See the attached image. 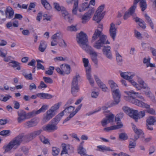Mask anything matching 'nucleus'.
<instances>
[{
  "label": "nucleus",
  "instance_id": "c756f323",
  "mask_svg": "<svg viewBox=\"0 0 156 156\" xmlns=\"http://www.w3.org/2000/svg\"><path fill=\"white\" fill-rule=\"evenodd\" d=\"M108 84L110 86L112 91L115 90L118 87V86L117 84L115 83L113 80H109L108 81Z\"/></svg>",
  "mask_w": 156,
  "mask_h": 156
},
{
  "label": "nucleus",
  "instance_id": "e433bc0d",
  "mask_svg": "<svg viewBox=\"0 0 156 156\" xmlns=\"http://www.w3.org/2000/svg\"><path fill=\"white\" fill-rule=\"evenodd\" d=\"M62 36L61 33L59 32L56 33L52 35L51 37V39H55L57 40L62 39Z\"/></svg>",
  "mask_w": 156,
  "mask_h": 156
},
{
  "label": "nucleus",
  "instance_id": "f03ea898",
  "mask_svg": "<svg viewBox=\"0 0 156 156\" xmlns=\"http://www.w3.org/2000/svg\"><path fill=\"white\" fill-rule=\"evenodd\" d=\"M76 40L80 46L84 50H87L90 46L88 42L87 34L81 31L77 35Z\"/></svg>",
  "mask_w": 156,
  "mask_h": 156
},
{
  "label": "nucleus",
  "instance_id": "4c0bfd02",
  "mask_svg": "<svg viewBox=\"0 0 156 156\" xmlns=\"http://www.w3.org/2000/svg\"><path fill=\"white\" fill-rule=\"evenodd\" d=\"M91 17L88 16L87 14L85 13L82 16V23H85L87 22L91 18Z\"/></svg>",
  "mask_w": 156,
  "mask_h": 156
},
{
  "label": "nucleus",
  "instance_id": "39448f33",
  "mask_svg": "<svg viewBox=\"0 0 156 156\" xmlns=\"http://www.w3.org/2000/svg\"><path fill=\"white\" fill-rule=\"evenodd\" d=\"M23 134H20L9 142L14 149H17L20 145L23 140Z\"/></svg>",
  "mask_w": 156,
  "mask_h": 156
},
{
  "label": "nucleus",
  "instance_id": "79ce46f5",
  "mask_svg": "<svg viewBox=\"0 0 156 156\" xmlns=\"http://www.w3.org/2000/svg\"><path fill=\"white\" fill-rule=\"evenodd\" d=\"M85 51H89V52L90 55H92V56L97 57L98 56V55L97 52L95 51L90 46L87 50Z\"/></svg>",
  "mask_w": 156,
  "mask_h": 156
},
{
  "label": "nucleus",
  "instance_id": "a18cd8bd",
  "mask_svg": "<svg viewBox=\"0 0 156 156\" xmlns=\"http://www.w3.org/2000/svg\"><path fill=\"white\" fill-rule=\"evenodd\" d=\"M119 137L120 139L123 140H127L128 139V136L125 133H121L119 135Z\"/></svg>",
  "mask_w": 156,
  "mask_h": 156
},
{
  "label": "nucleus",
  "instance_id": "3c124183",
  "mask_svg": "<svg viewBox=\"0 0 156 156\" xmlns=\"http://www.w3.org/2000/svg\"><path fill=\"white\" fill-rule=\"evenodd\" d=\"M102 89L103 91L104 92H106L107 91L108 89L106 85L104 84L103 83H101L100 84L98 85Z\"/></svg>",
  "mask_w": 156,
  "mask_h": 156
},
{
  "label": "nucleus",
  "instance_id": "dca6fc26",
  "mask_svg": "<svg viewBox=\"0 0 156 156\" xmlns=\"http://www.w3.org/2000/svg\"><path fill=\"white\" fill-rule=\"evenodd\" d=\"M132 102L136 105L143 108H149L150 107V105L141 101L135 98L132 99Z\"/></svg>",
  "mask_w": 156,
  "mask_h": 156
},
{
  "label": "nucleus",
  "instance_id": "bb28decb",
  "mask_svg": "<svg viewBox=\"0 0 156 156\" xmlns=\"http://www.w3.org/2000/svg\"><path fill=\"white\" fill-rule=\"evenodd\" d=\"M136 146V142L134 141H132L130 140L128 145V148L129 151L131 152H134V150L133 149L135 148Z\"/></svg>",
  "mask_w": 156,
  "mask_h": 156
},
{
  "label": "nucleus",
  "instance_id": "20e7f679",
  "mask_svg": "<svg viewBox=\"0 0 156 156\" xmlns=\"http://www.w3.org/2000/svg\"><path fill=\"white\" fill-rule=\"evenodd\" d=\"M105 7L104 4L100 5L98 8L93 17V20L97 23H99L103 18L105 12H102Z\"/></svg>",
  "mask_w": 156,
  "mask_h": 156
},
{
  "label": "nucleus",
  "instance_id": "4468645a",
  "mask_svg": "<svg viewBox=\"0 0 156 156\" xmlns=\"http://www.w3.org/2000/svg\"><path fill=\"white\" fill-rule=\"evenodd\" d=\"M114 116V115L112 114H110L106 116L101 121L102 126H104L108 123L112 122L113 121Z\"/></svg>",
  "mask_w": 156,
  "mask_h": 156
},
{
  "label": "nucleus",
  "instance_id": "9b49d317",
  "mask_svg": "<svg viewBox=\"0 0 156 156\" xmlns=\"http://www.w3.org/2000/svg\"><path fill=\"white\" fill-rule=\"evenodd\" d=\"M62 16L66 21L71 23L73 20V18L66 10L65 8H62L61 11Z\"/></svg>",
  "mask_w": 156,
  "mask_h": 156
},
{
  "label": "nucleus",
  "instance_id": "6ab92c4d",
  "mask_svg": "<svg viewBox=\"0 0 156 156\" xmlns=\"http://www.w3.org/2000/svg\"><path fill=\"white\" fill-rule=\"evenodd\" d=\"M122 109L124 112L127 114H128L131 117L133 118L134 113L135 112L136 113L137 111L136 110H134L132 109H131L128 107H123L122 108Z\"/></svg>",
  "mask_w": 156,
  "mask_h": 156
},
{
  "label": "nucleus",
  "instance_id": "1a4fd4ad",
  "mask_svg": "<svg viewBox=\"0 0 156 156\" xmlns=\"http://www.w3.org/2000/svg\"><path fill=\"white\" fill-rule=\"evenodd\" d=\"M113 98L114 99V102L112 104L117 105L120 101L121 94L119 89H115V90L112 91Z\"/></svg>",
  "mask_w": 156,
  "mask_h": 156
},
{
  "label": "nucleus",
  "instance_id": "9d476101",
  "mask_svg": "<svg viewBox=\"0 0 156 156\" xmlns=\"http://www.w3.org/2000/svg\"><path fill=\"white\" fill-rule=\"evenodd\" d=\"M117 27H115V24L112 23L110 25L109 32L110 36L114 40L116 35Z\"/></svg>",
  "mask_w": 156,
  "mask_h": 156
},
{
  "label": "nucleus",
  "instance_id": "412c9836",
  "mask_svg": "<svg viewBox=\"0 0 156 156\" xmlns=\"http://www.w3.org/2000/svg\"><path fill=\"white\" fill-rule=\"evenodd\" d=\"M128 94L132 99L136 97H138L141 99H143L144 101H145V100L142 96L140 95L138 93L136 92L133 90H130L128 92Z\"/></svg>",
  "mask_w": 156,
  "mask_h": 156
},
{
  "label": "nucleus",
  "instance_id": "2f4dec72",
  "mask_svg": "<svg viewBox=\"0 0 156 156\" xmlns=\"http://www.w3.org/2000/svg\"><path fill=\"white\" fill-rule=\"evenodd\" d=\"M144 16L146 22L149 24L151 28L153 29L154 28V24L151 18L146 13L144 14Z\"/></svg>",
  "mask_w": 156,
  "mask_h": 156
},
{
  "label": "nucleus",
  "instance_id": "393cba45",
  "mask_svg": "<svg viewBox=\"0 0 156 156\" xmlns=\"http://www.w3.org/2000/svg\"><path fill=\"white\" fill-rule=\"evenodd\" d=\"M37 96L42 99H49L52 98V96L51 94L44 93H38Z\"/></svg>",
  "mask_w": 156,
  "mask_h": 156
},
{
  "label": "nucleus",
  "instance_id": "a878e982",
  "mask_svg": "<svg viewBox=\"0 0 156 156\" xmlns=\"http://www.w3.org/2000/svg\"><path fill=\"white\" fill-rule=\"evenodd\" d=\"M8 64L9 66L14 68L17 67L16 69L18 70H19L21 69L20 67V64L16 61H12L9 62Z\"/></svg>",
  "mask_w": 156,
  "mask_h": 156
},
{
  "label": "nucleus",
  "instance_id": "aec40b11",
  "mask_svg": "<svg viewBox=\"0 0 156 156\" xmlns=\"http://www.w3.org/2000/svg\"><path fill=\"white\" fill-rule=\"evenodd\" d=\"M62 69V72L63 73V75L65 74H69L70 72V67L69 65L68 64H62L60 66Z\"/></svg>",
  "mask_w": 156,
  "mask_h": 156
},
{
  "label": "nucleus",
  "instance_id": "2eb2a0df",
  "mask_svg": "<svg viewBox=\"0 0 156 156\" xmlns=\"http://www.w3.org/2000/svg\"><path fill=\"white\" fill-rule=\"evenodd\" d=\"M58 129L57 126H55L51 122L48 124L46 125V126L43 127V129L44 130L50 132L53 131Z\"/></svg>",
  "mask_w": 156,
  "mask_h": 156
},
{
  "label": "nucleus",
  "instance_id": "49530a36",
  "mask_svg": "<svg viewBox=\"0 0 156 156\" xmlns=\"http://www.w3.org/2000/svg\"><path fill=\"white\" fill-rule=\"evenodd\" d=\"M52 118L50 116L48 113H47V112H46V114H44V115L43 121L44 122H48Z\"/></svg>",
  "mask_w": 156,
  "mask_h": 156
},
{
  "label": "nucleus",
  "instance_id": "680f3d73",
  "mask_svg": "<svg viewBox=\"0 0 156 156\" xmlns=\"http://www.w3.org/2000/svg\"><path fill=\"white\" fill-rule=\"evenodd\" d=\"M9 130H4L0 132V135L2 136H7L10 133Z\"/></svg>",
  "mask_w": 156,
  "mask_h": 156
},
{
  "label": "nucleus",
  "instance_id": "864d4df0",
  "mask_svg": "<svg viewBox=\"0 0 156 156\" xmlns=\"http://www.w3.org/2000/svg\"><path fill=\"white\" fill-rule=\"evenodd\" d=\"M54 69V67L53 66H50L49 68V69L46 71L45 73L49 75H51L53 73V71Z\"/></svg>",
  "mask_w": 156,
  "mask_h": 156
},
{
  "label": "nucleus",
  "instance_id": "b1692460",
  "mask_svg": "<svg viewBox=\"0 0 156 156\" xmlns=\"http://www.w3.org/2000/svg\"><path fill=\"white\" fill-rule=\"evenodd\" d=\"M47 47V44L45 41L42 40L40 41L38 48V50L41 52H43Z\"/></svg>",
  "mask_w": 156,
  "mask_h": 156
},
{
  "label": "nucleus",
  "instance_id": "c9c22d12",
  "mask_svg": "<svg viewBox=\"0 0 156 156\" xmlns=\"http://www.w3.org/2000/svg\"><path fill=\"white\" fill-rule=\"evenodd\" d=\"M140 5L142 11H144L147 8L146 2L145 0H141L140 2Z\"/></svg>",
  "mask_w": 156,
  "mask_h": 156
},
{
  "label": "nucleus",
  "instance_id": "f3484780",
  "mask_svg": "<svg viewBox=\"0 0 156 156\" xmlns=\"http://www.w3.org/2000/svg\"><path fill=\"white\" fill-rule=\"evenodd\" d=\"M5 13L6 17L9 19L12 18L14 13L13 10L10 6H8L6 8Z\"/></svg>",
  "mask_w": 156,
  "mask_h": 156
},
{
  "label": "nucleus",
  "instance_id": "09e8293b",
  "mask_svg": "<svg viewBox=\"0 0 156 156\" xmlns=\"http://www.w3.org/2000/svg\"><path fill=\"white\" fill-rule=\"evenodd\" d=\"M91 69L90 67H88L86 69V74L87 78H89L91 77Z\"/></svg>",
  "mask_w": 156,
  "mask_h": 156
},
{
  "label": "nucleus",
  "instance_id": "8fccbe9b",
  "mask_svg": "<svg viewBox=\"0 0 156 156\" xmlns=\"http://www.w3.org/2000/svg\"><path fill=\"white\" fill-rule=\"evenodd\" d=\"M136 6L137 5L136 4L135 5V4L133 3V5L130 7L129 12L131 15H132L134 13L135 10L136 8Z\"/></svg>",
  "mask_w": 156,
  "mask_h": 156
},
{
  "label": "nucleus",
  "instance_id": "37998d69",
  "mask_svg": "<svg viewBox=\"0 0 156 156\" xmlns=\"http://www.w3.org/2000/svg\"><path fill=\"white\" fill-rule=\"evenodd\" d=\"M42 129H40L37 131H34L30 133L34 138L37 136L39 135L42 132Z\"/></svg>",
  "mask_w": 156,
  "mask_h": 156
},
{
  "label": "nucleus",
  "instance_id": "774afa93",
  "mask_svg": "<svg viewBox=\"0 0 156 156\" xmlns=\"http://www.w3.org/2000/svg\"><path fill=\"white\" fill-rule=\"evenodd\" d=\"M139 25L140 27L143 29H145L146 28L145 23L143 20H141V21L139 23Z\"/></svg>",
  "mask_w": 156,
  "mask_h": 156
},
{
  "label": "nucleus",
  "instance_id": "72a5a7b5",
  "mask_svg": "<svg viewBox=\"0 0 156 156\" xmlns=\"http://www.w3.org/2000/svg\"><path fill=\"white\" fill-rule=\"evenodd\" d=\"M42 5L46 9L50 10L51 9V7L47 0H41Z\"/></svg>",
  "mask_w": 156,
  "mask_h": 156
},
{
  "label": "nucleus",
  "instance_id": "6e6d98bb",
  "mask_svg": "<svg viewBox=\"0 0 156 156\" xmlns=\"http://www.w3.org/2000/svg\"><path fill=\"white\" fill-rule=\"evenodd\" d=\"M67 30L68 31H75L77 30L76 26L71 25L67 27Z\"/></svg>",
  "mask_w": 156,
  "mask_h": 156
},
{
  "label": "nucleus",
  "instance_id": "a211bd4d",
  "mask_svg": "<svg viewBox=\"0 0 156 156\" xmlns=\"http://www.w3.org/2000/svg\"><path fill=\"white\" fill-rule=\"evenodd\" d=\"M120 75L121 76L125 79L130 80L135 76V74L133 73L129 72L122 73H121Z\"/></svg>",
  "mask_w": 156,
  "mask_h": 156
},
{
  "label": "nucleus",
  "instance_id": "6e6552de",
  "mask_svg": "<svg viewBox=\"0 0 156 156\" xmlns=\"http://www.w3.org/2000/svg\"><path fill=\"white\" fill-rule=\"evenodd\" d=\"M39 119L37 118H34L30 121H28L24 124V126L29 128L36 126L39 122Z\"/></svg>",
  "mask_w": 156,
  "mask_h": 156
},
{
  "label": "nucleus",
  "instance_id": "de8ad7c7",
  "mask_svg": "<svg viewBox=\"0 0 156 156\" xmlns=\"http://www.w3.org/2000/svg\"><path fill=\"white\" fill-rule=\"evenodd\" d=\"M7 54V51L6 50L3 48H1L0 49V56L1 57L5 58L6 57Z\"/></svg>",
  "mask_w": 156,
  "mask_h": 156
},
{
  "label": "nucleus",
  "instance_id": "ddd939ff",
  "mask_svg": "<svg viewBox=\"0 0 156 156\" xmlns=\"http://www.w3.org/2000/svg\"><path fill=\"white\" fill-rule=\"evenodd\" d=\"M102 49L103 54L108 59H111L112 58V55L111 51V48L110 46H105L104 45Z\"/></svg>",
  "mask_w": 156,
  "mask_h": 156
},
{
  "label": "nucleus",
  "instance_id": "7ed1b4c3",
  "mask_svg": "<svg viewBox=\"0 0 156 156\" xmlns=\"http://www.w3.org/2000/svg\"><path fill=\"white\" fill-rule=\"evenodd\" d=\"M80 78L79 74L76 73V75L73 78L72 83L71 92L73 95L76 97L79 91V88L78 85V81Z\"/></svg>",
  "mask_w": 156,
  "mask_h": 156
},
{
  "label": "nucleus",
  "instance_id": "e2e57ef3",
  "mask_svg": "<svg viewBox=\"0 0 156 156\" xmlns=\"http://www.w3.org/2000/svg\"><path fill=\"white\" fill-rule=\"evenodd\" d=\"M135 37L138 39H141L142 37L140 33L136 30H134Z\"/></svg>",
  "mask_w": 156,
  "mask_h": 156
},
{
  "label": "nucleus",
  "instance_id": "423d86ee",
  "mask_svg": "<svg viewBox=\"0 0 156 156\" xmlns=\"http://www.w3.org/2000/svg\"><path fill=\"white\" fill-rule=\"evenodd\" d=\"M47 107L48 105H44L38 110L37 111L34 110L31 112L27 113V118H32L41 112H45L47 109Z\"/></svg>",
  "mask_w": 156,
  "mask_h": 156
},
{
  "label": "nucleus",
  "instance_id": "4be33fe9",
  "mask_svg": "<svg viewBox=\"0 0 156 156\" xmlns=\"http://www.w3.org/2000/svg\"><path fill=\"white\" fill-rule=\"evenodd\" d=\"M137 112L134 113L133 119L136 122H137L138 119L139 118H142L145 115V112L144 111H141L138 112V111L136 110Z\"/></svg>",
  "mask_w": 156,
  "mask_h": 156
},
{
  "label": "nucleus",
  "instance_id": "c85d7f7f",
  "mask_svg": "<svg viewBox=\"0 0 156 156\" xmlns=\"http://www.w3.org/2000/svg\"><path fill=\"white\" fill-rule=\"evenodd\" d=\"M65 109L60 112V114L63 115H64V112H67L68 113H71L74 109V107L73 106H69V107L65 106Z\"/></svg>",
  "mask_w": 156,
  "mask_h": 156
},
{
  "label": "nucleus",
  "instance_id": "ea45409f",
  "mask_svg": "<svg viewBox=\"0 0 156 156\" xmlns=\"http://www.w3.org/2000/svg\"><path fill=\"white\" fill-rule=\"evenodd\" d=\"M62 102H59L55 104L53 106H52L50 109L53 111L54 112L57 110L58 109L60 106L61 105Z\"/></svg>",
  "mask_w": 156,
  "mask_h": 156
},
{
  "label": "nucleus",
  "instance_id": "a19ab883",
  "mask_svg": "<svg viewBox=\"0 0 156 156\" xmlns=\"http://www.w3.org/2000/svg\"><path fill=\"white\" fill-rule=\"evenodd\" d=\"M60 151L59 148L55 147H52V154L53 156H57Z\"/></svg>",
  "mask_w": 156,
  "mask_h": 156
},
{
  "label": "nucleus",
  "instance_id": "5fc2aeb1",
  "mask_svg": "<svg viewBox=\"0 0 156 156\" xmlns=\"http://www.w3.org/2000/svg\"><path fill=\"white\" fill-rule=\"evenodd\" d=\"M23 74L26 79L29 80H32L33 78L32 77V74L31 73L27 74L25 72H24L23 73Z\"/></svg>",
  "mask_w": 156,
  "mask_h": 156
},
{
  "label": "nucleus",
  "instance_id": "338daca9",
  "mask_svg": "<svg viewBox=\"0 0 156 156\" xmlns=\"http://www.w3.org/2000/svg\"><path fill=\"white\" fill-rule=\"evenodd\" d=\"M99 93L98 92H95L92 91L91 93V96L93 98H96L99 95Z\"/></svg>",
  "mask_w": 156,
  "mask_h": 156
},
{
  "label": "nucleus",
  "instance_id": "58836bf2",
  "mask_svg": "<svg viewBox=\"0 0 156 156\" xmlns=\"http://www.w3.org/2000/svg\"><path fill=\"white\" fill-rule=\"evenodd\" d=\"M78 1L76 0L75 3H74L73 8L72 10V13L73 14L76 15L77 14L78 10Z\"/></svg>",
  "mask_w": 156,
  "mask_h": 156
},
{
  "label": "nucleus",
  "instance_id": "0e129e2a",
  "mask_svg": "<svg viewBox=\"0 0 156 156\" xmlns=\"http://www.w3.org/2000/svg\"><path fill=\"white\" fill-rule=\"evenodd\" d=\"M47 87V86L46 84L44 82L41 81L40 82V85L38 86V88L39 89H41L43 88H46Z\"/></svg>",
  "mask_w": 156,
  "mask_h": 156
},
{
  "label": "nucleus",
  "instance_id": "69168bd1",
  "mask_svg": "<svg viewBox=\"0 0 156 156\" xmlns=\"http://www.w3.org/2000/svg\"><path fill=\"white\" fill-rule=\"evenodd\" d=\"M47 113H48L50 116H51L52 118L53 116H54L55 115V112H54L51 109H49L48 110L47 112Z\"/></svg>",
  "mask_w": 156,
  "mask_h": 156
},
{
  "label": "nucleus",
  "instance_id": "f704fd0d",
  "mask_svg": "<svg viewBox=\"0 0 156 156\" xmlns=\"http://www.w3.org/2000/svg\"><path fill=\"white\" fill-rule=\"evenodd\" d=\"M156 122L155 117L150 116L146 120V122L148 124L154 125V123Z\"/></svg>",
  "mask_w": 156,
  "mask_h": 156
},
{
  "label": "nucleus",
  "instance_id": "7c9ffc66",
  "mask_svg": "<svg viewBox=\"0 0 156 156\" xmlns=\"http://www.w3.org/2000/svg\"><path fill=\"white\" fill-rule=\"evenodd\" d=\"M97 147L98 149L97 150L100 151L104 152L105 151H113V150L110 149L109 147H107L106 146H98Z\"/></svg>",
  "mask_w": 156,
  "mask_h": 156
},
{
  "label": "nucleus",
  "instance_id": "cd10ccee",
  "mask_svg": "<svg viewBox=\"0 0 156 156\" xmlns=\"http://www.w3.org/2000/svg\"><path fill=\"white\" fill-rule=\"evenodd\" d=\"M116 60L118 65H121L122 64V56L117 51H115Z\"/></svg>",
  "mask_w": 156,
  "mask_h": 156
},
{
  "label": "nucleus",
  "instance_id": "0eeeda50",
  "mask_svg": "<svg viewBox=\"0 0 156 156\" xmlns=\"http://www.w3.org/2000/svg\"><path fill=\"white\" fill-rule=\"evenodd\" d=\"M137 81L141 85V88L144 89H146L147 91V92H145V94L146 95L150 94L151 92L150 91V88L148 87L147 84L141 78L138 76H137Z\"/></svg>",
  "mask_w": 156,
  "mask_h": 156
},
{
  "label": "nucleus",
  "instance_id": "f257e3e1",
  "mask_svg": "<svg viewBox=\"0 0 156 156\" xmlns=\"http://www.w3.org/2000/svg\"><path fill=\"white\" fill-rule=\"evenodd\" d=\"M102 34L101 31L99 30L98 29H96L92 37L91 41L92 43L99 38L95 41L93 45V47L96 49H100L104 46V45L110 44L107 40V36Z\"/></svg>",
  "mask_w": 156,
  "mask_h": 156
},
{
  "label": "nucleus",
  "instance_id": "603ef678",
  "mask_svg": "<svg viewBox=\"0 0 156 156\" xmlns=\"http://www.w3.org/2000/svg\"><path fill=\"white\" fill-rule=\"evenodd\" d=\"M43 79L46 83L50 84L53 83V80L50 77L44 76Z\"/></svg>",
  "mask_w": 156,
  "mask_h": 156
},
{
  "label": "nucleus",
  "instance_id": "bf43d9fd",
  "mask_svg": "<svg viewBox=\"0 0 156 156\" xmlns=\"http://www.w3.org/2000/svg\"><path fill=\"white\" fill-rule=\"evenodd\" d=\"M89 8V9L88 10V11L85 13L86 14H87L88 16H90V17H91V15L92 14L94 11V9L93 8L90 7Z\"/></svg>",
  "mask_w": 156,
  "mask_h": 156
},
{
  "label": "nucleus",
  "instance_id": "13d9d810",
  "mask_svg": "<svg viewBox=\"0 0 156 156\" xmlns=\"http://www.w3.org/2000/svg\"><path fill=\"white\" fill-rule=\"evenodd\" d=\"M55 8L58 11H61L62 9V8H64L63 7H60L59 4L57 3H54Z\"/></svg>",
  "mask_w": 156,
  "mask_h": 156
},
{
  "label": "nucleus",
  "instance_id": "052dcab7",
  "mask_svg": "<svg viewBox=\"0 0 156 156\" xmlns=\"http://www.w3.org/2000/svg\"><path fill=\"white\" fill-rule=\"evenodd\" d=\"M25 139L28 142L30 141L33 140L34 138L32 137V136L29 133L25 136Z\"/></svg>",
  "mask_w": 156,
  "mask_h": 156
},
{
  "label": "nucleus",
  "instance_id": "5701e85b",
  "mask_svg": "<svg viewBox=\"0 0 156 156\" xmlns=\"http://www.w3.org/2000/svg\"><path fill=\"white\" fill-rule=\"evenodd\" d=\"M62 115L60 114V113L57 115L53 119L50 121L51 123L55 126H57V124L60 121Z\"/></svg>",
  "mask_w": 156,
  "mask_h": 156
},
{
  "label": "nucleus",
  "instance_id": "f8f14e48",
  "mask_svg": "<svg viewBox=\"0 0 156 156\" xmlns=\"http://www.w3.org/2000/svg\"><path fill=\"white\" fill-rule=\"evenodd\" d=\"M19 117L17 118V121L19 123H21L27 118V114L23 110H20L17 112Z\"/></svg>",
  "mask_w": 156,
  "mask_h": 156
},
{
  "label": "nucleus",
  "instance_id": "c03bdc74",
  "mask_svg": "<svg viewBox=\"0 0 156 156\" xmlns=\"http://www.w3.org/2000/svg\"><path fill=\"white\" fill-rule=\"evenodd\" d=\"M39 138L41 141L44 144H49L50 143L48 140L43 135H41L39 136Z\"/></svg>",
  "mask_w": 156,
  "mask_h": 156
},
{
  "label": "nucleus",
  "instance_id": "473e14b6",
  "mask_svg": "<svg viewBox=\"0 0 156 156\" xmlns=\"http://www.w3.org/2000/svg\"><path fill=\"white\" fill-rule=\"evenodd\" d=\"M13 147L10 142L6 145H5L3 147V149L4 150V153H6L9 151Z\"/></svg>",
  "mask_w": 156,
  "mask_h": 156
},
{
  "label": "nucleus",
  "instance_id": "4d7b16f0",
  "mask_svg": "<svg viewBox=\"0 0 156 156\" xmlns=\"http://www.w3.org/2000/svg\"><path fill=\"white\" fill-rule=\"evenodd\" d=\"M90 5L87 2H85L83 3L81 7L83 10H85L86 9L90 8Z\"/></svg>",
  "mask_w": 156,
  "mask_h": 156
}]
</instances>
